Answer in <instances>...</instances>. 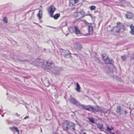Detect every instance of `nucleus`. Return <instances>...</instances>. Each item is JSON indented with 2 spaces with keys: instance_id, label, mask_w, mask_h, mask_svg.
<instances>
[{
  "instance_id": "nucleus-1",
  "label": "nucleus",
  "mask_w": 134,
  "mask_h": 134,
  "mask_svg": "<svg viewBox=\"0 0 134 134\" xmlns=\"http://www.w3.org/2000/svg\"><path fill=\"white\" fill-rule=\"evenodd\" d=\"M70 102L74 104L78 105L81 107L83 109L92 112L94 113L99 111L101 110V108L98 106H96L94 107L91 105H85L81 104L80 103L78 102L75 98L71 97L70 98Z\"/></svg>"
},
{
  "instance_id": "nucleus-2",
  "label": "nucleus",
  "mask_w": 134,
  "mask_h": 134,
  "mask_svg": "<svg viewBox=\"0 0 134 134\" xmlns=\"http://www.w3.org/2000/svg\"><path fill=\"white\" fill-rule=\"evenodd\" d=\"M116 26L114 27L111 31L112 33L114 35H116L117 34L120 33L121 29L124 30L125 26L121 23L119 22L116 23Z\"/></svg>"
},
{
  "instance_id": "nucleus-3",
  "label": "nucleus",
  "mask_w": 134,
  "mask_h": 134,
  "mask_svg": "<svg viewBox=\"0 0 134 134\" xmlns=\"http://www.w3.org/2000/svg\"><path fill=\"white\" fill-rule=\"evenodd\" d=\"M56 10V8L53 5H51L47 9V11L49 14L50 16H52L54 12Z\"/></svg>"
},
{
  "instance_id": "nucleus-4",
  "label": "nucleus",
  "mask_w": 134,
  "mask_h": 134,
  "mask_svg": "<svg viewBox=\"0 0 134 134\" xmlns=\"http://www.w3.org/2000/svg\"><path fill=\"white\" fill-rule=\"evenodd\" d=\"M102 56L103 57V60L105 63L107 64H111L113 62L112 60H110L108 57L105 54H103Z\"/></svg>"
},
{
  "instance_id": "nucleus-5",
  "label": "nucleus",
  "mask_w": 134,
  "mask_h": 134,
  "mask_svg": "<svg viewBox=\"0 0 134 134\" xmlns=\"http://www.w3.org/2000/svg\"><path fill=\"white\" fill-rule=\"evenodd\" d=\"M69 124V122L68 120H65L63 121L62 123V128L64 130H68Z\"/></svg>"
},
{
  "instance_id": "nucleus-6",
  "label": "nucleus",
  "mask_w": 134,
  "mask_h": 134,
  "mask_svg": "<svg viewBox=\"0 0 134 134\" xmlns=\"http://www.w3.org/2000/svg\"><path fill=\"white\" fill-rule=\"evenodd\" d=\"M74 28L75 30V33L76 35L78 36L83 35L82 33L79 29L77 26H74Z\"/></svg>"
},
{
  "instance_id": "nucleus-7",
  "label": "nucleus",
  "mask_w": 134,
  "mask_h": 134,
  "mask_svg": "<svg viewBox=\"0 0 134 134\" xmlns=\"http://www.w3.org/2000/svg\"><path fill=\"white\" fill-rule=\"evenodd\" d=\"M79 1V0H69V5L71 6H74Z\"/></svg>"
},
{
  "instance_id": "nucleus-8",
  "label": "nucleus",
  "mask_w": 134,
  "mask_h": 134,
  "mask_svg": "<svg viewBox=\"0 0 134 134\" xmlns=\"http://www.w3.org/2000/svg\"><path fill=\"white\" fill-rule=\"evenodd\" d=\"M133 14L130 13H128L125 15V16L127 18L129 19H131L133 17Z\"/></svg>"
},
{
  "instance_id": "nucleus-9",
  "label": "nucleus",
  "mask_w": 134,
  "mask_h": 134,
  "mask_svg": "<svg viewBox=\"0 0 134 134\" xmlns=\"http://www.w3.org/2000/svg\"><path fill=\"white\" fill-rule=\"evenodd\" d=\"M60 16V14L59 13H57L55 14L54 15L52 14V16H51V17L55 19H57Z\"/></svg>"
},
{
  "instance_id": "nucleus-10",
  "label": "nucleus",
  "mask_w": 134,
  "mask_h": 134,
  "mask_svg": "<svg viewBox=\"0 0 134 134\" xmlns=\"http://www.w3.org/2000/svg\"><path fill=\"white\" fill-rule=\"evenodd\" d=\"M37 16L38 17V19L40 20L41 18H42V11L41 10H40L38 12V13L37 14Z\"/></svg>"
},
{
  "instance_id": "nucleus-11",
  "label": "nucleus",
  "mask_w": 134,
  "mask_h": 134,
  "mask_svg": "<svg viewBox=\"0 0 134 134\" xmlns=\"http://www.w3.org/2000/svg\"><path fill=\"white\" fill-rule=\"evenodd\" d=\"M76 87L75 88V90L78 92H81L80 89L81 87L79 83L76 82Z\"/></svg>"
},
{
  "instance_id": "nucleus-12",
  "label": "nucleus",
  "mask_w": 134,
  "mask_h": 134,
  "mask_svg": "<svg viewBox=\"0 0 134 134\" xmlns=\"http://www.w3.org/2000/svg\"><path fill=\"white\" fill-rule=\"evenodd\" d=\"M121 107L120 106H118L117 107L116 110V112L117 113H120L121 114Z\"/></svg>"
},
{
  "instance_id": "nucleus-13",
  "label": "nucleus",
  "mask_w": 134,
  "mask_h": 134,
  "mask_svg": "<svg viewBox=\"0 0 134 134\" xmlns=\"http://www.w3.org/2000/svg\"><path fill=\"white\" fill-rule=\"evenodd\" d=\"M97 127L99 129L102 130L103 129V125L102 124H97Z\"/></svg>"
},
{
  "instance_id": "nucleus-14",
  "label": "nucleus",
  "mask_w": 134,
  "mask_h": 134,
  "mask_svg": "<svg viewBox=\"0 0 134 134\" xmlns=\"http://www.w3.org/2000/svg\"><path fill=\"white\" fill-rule=\"evenodd\" d=\"M10 129L12 131H13L14 130H15L16 131L18 132V133H19V131L17 127H10Z\"/></svg>"
},
{
  "instance_id": "nucleus-15",
  "label": "nucleus",
  "mask_w": 134,
  "mask_h": 134,
  "mask_svg": "<svg viewBox=\"0 0 134 134\" xmlns=\"http://www.w3.org/2000/svg\"><path fill=\"white\" fill-rule=\"evenodd\" d=\"M46 66H50L52 64H53L52 62H49L48 61H46Z\"/></svg>"
},
{
  "instance_id": "nucleus-16",
  "label": "nucleus",
  "mask_w": 134,
  "mask_h": 134,
  "mask_svg": "<svg viewBox=\"0 0 134 134\" xmlns=\"http://www.w3.org/2000/svg\"><path fill=\"white\" fill-rule=\"evenodd\" d=\"M79 14L78 12H76L74 13L73 15L75 18L77 17L78 16Z\"/></svg>"
},
{
  "instance_id": "nucleus-17",
  "label": "nucleus",
  "mask_w": 134,
  "mask_h": 134,
  "mask_svg": "<svg viewBox=\"0 0 134 134\" xmlns=\"http://www.w3.org/2000/svg\"><path fill=\"white\" fill-rule=\"evenodd\" d=\"M89 8L91 10H95L96 7L94 5H92L90 6Z\"/></svg>"
},
{
  "instance_id": "nucleus-18",
  "label": "nucleus",
  "mask_w": 134,
  "mask_h": 134,
  "mask_svg": "<svg viewBox=\"0 0 134 134\" xmlns=\"http://www.w3.org/2000/svg\"><path fill=\"white\" fill-rule=\"evenodd\" d=\"M107 130L110 131L113 130L114 129V127L112 126H111L110 128H109L108 126H107Z\"/></svg>"
},
{
  "instance_id": "nucleus-19",
  "label": "nucleus",
  "mask_w": 134,
  "mask_h": 134,
  "mask_svg": "<svg viewBox=\"0 0 134 134\" xmlns=\"http://www.w3.org/2000/svg\"><path fill=\"white\" fill-rule=\"evenodd\" d=\"M88 30L89 32L93 31V29L92 27L91 26H89L88 27Z\"/></svg>"
},
{
  "instance_id": "nucleus-20",
  "label": "nucleus",
  "mask_w": 134,
  "mask_h": 134,
  "mask_svg": "<svg viewBox=\"0 0 134 134\" xmlns=\"http://www.w3.org/2000/svg\"><path fill=\"white\" fill-rule=\"evenodd\" d=\"M88 119L92 123H94V120L93 118H89Z\"/></svg>"
},
{
  "instance_id": "nucleus-21",
  "label": "nucleus",
  "mask_w": 134,
  "mask_h": 134,
  "mask_svg": "<svg viewBox=\"0 0 134 134\" xmlns=\"http://www.w3.org/2000/svg\"><path fill=\"white\" fill-rule=\"evenodd\" d=\"M3 21L5 23H7L8 22V19L6 17H5L4 18Z\"/></svg>"
},
{
  "instance_id": "nucleus-22",
  "label": "nucleus",
  "mask_w": 134,
  "mask_h": 134,
  "mask_svg": "<svg viewBox=\"0 0 134 134\" xmlns=\"http://www.w3.org/2000/svg\"><path fill=\"white\" fill-rule=\"evenodd\" d=\"M71 127H72V128H73V130H75V124L74 123H72V122H71Z\"/></svg>"
},
{
  "instance_id": "nucleus-23",
  "label": "nucleus",
  "mask_w": 134,
  "mask_h": 134,
  "mask_svg": "<svg viewBox=\"0 0 134 134\" xmlns=\"http://www.w3.org/2000/svg\"><path fill=\"white\" fill-rule=\"evenodd\" d=\"M130 27L131 30H134V26L132 24H131L130 26Z\"/></svg>"
},
{
  "instance_id": "nucleus-24",
  "label": "nucleus",
  "mask_w": 134,
  "mask_h": 134,
  "mask_svg": "<svg viewBox=\"0 0 134 134\" xmlns=\"http://www.w3.org/2000/svg\"><path fill=\"white\" fill-rule=\"evenodd\" d=\"M121 58L123 61H124L126 59V57L125 56H122Z\"/></svg>"
},
{
  "instance_id": "nucleus-25",
  "label": "nucleus",
  "mask_w": 134,
  "mask_h": 134,
  "mask_svg": "<svg viewBox=\"0 0 134 134\" xmlns=\"http://www.w3.org/2000/svg\"><path fill=\"white\" fill-rule=\"evenodd\" d=\"M130 33L131 34L134 35V30H131Z\"/></svg>"
},
{
  "instance_id": "nucleus-26",
  "label": "nucleus",
  "mask_w": 134,
  "mask_h": 134,
  "mask_svg": "<svg viewBox=\"0 0 134 134\" xmlns=\"http://www.w3.org/2000/svg\"><path fill=\"white\" fill-rule=\"evenodd\" d=\"M29 118V117L28 116H26L24 118V119H26L27 118Z\"/></svg>"
},
{
  "instance_id": "nucleus-27",
  "label": "nucleus",
  "mask_w": 134,
  "mask_h": 134,
  "mask_svg": "<svg viewBox=\"0 0 134 134\" xmlns=\"http://www.w3.org/2000/svg\"><path fill=\"white\" fill-rule=\"evenodd\" d=\"M15 115L18 116H20V115L18 114L17 113H16L15 114Z\"/></svg>"
},
{
  "instance_id": "nucleus-28",
  "label": "nucleus",
  "mask_w": 134,
  "mask_h": 134,
  "mask_svg": "<svg viewBox=\"0 0 134 134\" xmlns=\"http://www.w3.org/2000/svg\"><path fill=\"white\" fill-rule=\"evenodd\" d=\"M110 134H115V133H110Z\"/></svg>"
},
{
  "instance_id": "nucleus-29",
  "label": "nucleus",
  "mask_w": 134,
  "mask_h": 134,
  "mask_svg": "<svg viewBox=\"0 0 134 134\" xmlns=\"http://www.w3.org/2000/svg\"><path fill=\"white\" fill-rule=\"evenodd\" d=\"M125 112L126 114V113H127V112L126 111H125Z\"/></svg>"
},
{
  "instance_id": "nucleus-30",
  "label": "nucleus",
  "mask_w": 134,
  "mask_h": 134,
  "mask_svg": "<svg viewBox=\"0 0 134 134\" xmlns=\"http://www.w3.org/2000/svg\"><path fill=\"white\" fill-rule=\"evenodd\" d=\"M3 116H4V115H2V117Z\"/></svg>"
},
{
  "instance_id": "nucleus-31",
  "label": "nucleus",
  "mask_w": 134,
  "mask_h": 134,
  "mask_svg": "<svg viewBox=\"0 0 134 134\" xmlns=\"http://www.w3.org/2000/svg\"><path fill=\"white\" fill-rule=\"evenodd\" d=\"M83 134H86V133H83Z\"/></svg>"
},
{
  "instance_id": "nucleus-32",
  "label": "nucleus",
  "mask_w": 134,
  "mask_h": 134,
  "mask_svg": "<svg viewBox=\"0 0 134 134\" xmlns=\"http://www.w3.org/2000/svg\"><path fill=\"white\" fill-rule=\"evenodd\" d=\"M100 134H102V133H100Z\"/></svg>"
}]
</instances>
